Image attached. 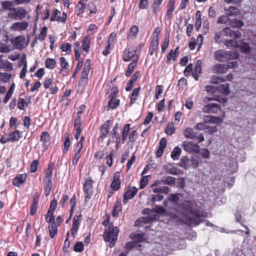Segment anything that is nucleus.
<instances>
[{
	"mask_svg": "<svg viewBox=\"0 0 256 256\" xmlns=\"http://www.w3.org/2000/svg\"><path fill=\"white\" fill-rule=\"evenodd\" d=\"M131 124H127L124 126L122 129V137L120 138L121 142L122 144H124L127 138H128V136L130 132V131L131 130L130 128Z\"/></svg>",
	"mask_w": 256,
	"mask_h": 256,
	"instance_id": "obj_20",
	"label": "nucleus"
},
{
	"mask_svg": "<svg viewBox=\"0 0 256 256\" xmlns=\"http://www.w3.org/2000/svg\"><path fill=\"white\" fill-rule=\"evenodd\" d=\"M44 64L47 68L53 70L56 66V62L54 59L48 58L45 60Z\"/></svg>",
	"mask_w": 256,
	"mask_h": 256,
	"instance_id": "obj_41",
	"label": "nucleus"
},
{
	"mask_svg": "<svg viewBox=\"0 0 256 256\" xmlns=\"http://www.w3.org/2000/svg\"><path fill=\"white\" fill-rule=\"evenodd\" d=\"M181 152L182 150L179 147L176 146L174 148L170 154L172 158L174 160H178L179 158Z\"/></svg>",
	"mask_w": 256,
	"mask_h": 256,
	"instance_id": "obj_44",
	"label": "nucleus"
},
{
	"mask_svg": "<svg viewBox=\"0 0 256 256\" xmlns=\"http://www.w3.org/2000/svg\"><path fill=\"white\" fill-rule=\"evenodd\" d=\"M82 122L81 118H76L74 122V129L76 132L82 131Z\"/></svg>",
	"mask_w": 256,
	"mask_h": 256,
	"instance_id": "obj_57",
	"label": "nucleus"
},
{
	"mask_svg": "<svg viewBox=\"0 0 256 256\" xmlns=\"http://www.w3.org/2000/svg\"><path fill=\"white\" fill-rule=\"evenodd\" d=\"M40 197V193L36 192L34 194V196L33 198V215L37 212L38 208V202Z\"/></svg>",
	"mask_w": 256,
	"mask_h": 256,
	"instance_id": "obj_45",
	"label": "nucleus"
},
{
	"mask_svg": "<svg viewBox=\"0 0 256 256\" xmlns=\"http://www.w3.org/2000/svg\"><path fill=\"white\" fill-rule=\"evenodd\" d=\"M163 0H154L152 7V8L153 14L155 16L158 15V12L160 10V6Z\"/></svg>",
	"mask_w": 256,
	"mask_h": 256,
	"instance_id": "obj_34",
	"label": "nucleus"
},
{
	"mask_svg": "<svg viewBox=\"0 0 256 256\" xmlns=\"http://www.w3.org/2000/svg\"><path fill=\"white\" fill-rule=\"evenodd\" d=\"M230 84L226 83L222 84L218 86V90L223 94L228 96L230 94Z\"/></svg>",
	"mask_w": 256,
	"mask_h": 256,
	"instance_id": "obj_42",
	"label": "nucleus"
},
{
	"mask_svg": "<svg viewBox=\"0 0 256 256\" xmlns=\"http://www.w3.org/2000/svg\"><path fill=\"white\" fill-rule=\"evenodd\" d=\"M138 189L134 186H128L125 190L123 195V203L126 204L128 202V201L133 198L136 193Z\"/></svg>",
	"mask_w": 256,
	"mask_h": 256,
	"instance_id": "obj_8",
	"label": "nucleus"
},
{
	"mask_svg": "<svg viewBox=\"0 0 256 256\" xmlns=\"http://www.w3.org/2000/svg\"><path fill=\"white\" fill-rule=\"evenodd\" d=\"M240 50L244 54H248L250 52V48L248 43L243 42L240 46Z\"/></svg>",
	"mask_w": 256,
	"mask_h": 256,
	"instance_id": "obj_64",
	"label": "nucleus"
},
{
	"mask_svg": "<svg viewBox=\"0 0 256 256\" xmlns=\"http://www.w3.org/2000/svg\"><path fill=\"white\" fill-rule=\"evenodd\" d=\"M175 0H169L168 3L166 14V19L168 20H170L172 18L173 13L175 9Z\"/></svg>",
	"mask_w": 256,
	"mask_h": 256,
	"instance_id": "obj_15",
	"label": "nucleus"
},
{
	"mask_svg": "<svg viewBox=\"0 0 256 256\" xmlns=\"http://www.w3.org/2000/svg\"><path fill=\"white\" fill-rule=\"evenodd\" d=\"M202 62L201 60H198L194 67V71L192 72V76L196 80H198L199 75L201 74L202 72Z\"/></svg>",
	"mask_w": 256,
	"mask_h": 256,
	"instance_id": "obj_24",
	"label": "nucleus"
},
{
	"mask_svg": "<svg viewBox=\"0 0 256 256\" xmlns=\"http://www.w3.org/2000/svg\"><path fill=\"white\" fill-rule=\"evenodd\" d=\"M86 1L80 0L78 2V4L76 5V11L78 12V15L79 16H82V15L84 13L86 9V4L84 2Z\"/></svg>",
	"mask_w": 256,
	"mask_h": 256,
	"instance_id": "obj_33",
	"label": "nucleus"
},
{
	"mask_svg": "<svg viewBox=\"0 0 256 256\" xmlns=\"http://www.w3.org/2000/svg\"><path fill=\"white\" fill-rule=\"evenodd\" d=\"M122 210V206L121 204V200L120 199H117L116 202L114 204V206L112 208V216L117 218L120 216V214Z\"/></svg>",
	"mask_w": 256,
	"mask_h": 256,
	"instance_id": "obj_17",
	"label": "nucleus"
},
{
	"mask_svg": "<svg viewBox=\"0 0 256 256\" xmlns=\"http://www.w3.org/2000/svg\"><path fill=\"white\" fill-rule=\"evenodd\" d=\"M82 220V216L80 212L79 214H76L74 216L72 220V224L71 228V234L72 237L74 238L78 234V230Z\"/></svg>",
	"mask_w": 256,
	"mask_h": 256,
	"instance_id": "obj_9",
	"label": "nucleus"
},
{
	"mask_svg": "<svg viewBox=\"0 0 256 256\" xmlns=\"http://www.w3.org/2000/svg\"><path fill=\"white\" fill-rule=\"evenodd\" d=\"M114 153V150H112L110 153L106 157V164L110 167H111L112 165Z\"/></svg>",
	"mask_w": 256,
	"mask_h": 256,
	"instance_id": "obj_60",
	"label": "nucleus"
},
{
	"mask_svg": "<svg viewBox=\"0 0 256 256\" xmlns=\"http://www.w3.org/2000/svg\"><path fill=\"white\" fill-rule=\"evenodd\" d=\"M84 136H82L80 140L74 145V154H81L80 152L83 148V144L84 142Z\"/></svg>",
	"mask_w": 256,
	"mask_h": 256,
	"instance_id": "obj_35",
	"label": "nucleus"
},
{
	"mask_svg": "<svg viewBox=\"0 0 256 256\" xmlns=\"http://www.w3.org/2000/svg\"><path fill=\"white\" fill-rule=\"evenodd\" d=\"M178 56L173 52V50H171L166 55V63L169 65L171 64V61L176 60Z\"/></svg>",
	"mask_w": 256,
	"mask_h": 256,
	"instance_id": "obj_47",
	"label": "nucleus"
},
{
	"mask_svg": "<svg viewBox=\"0 0 256 256\" xmlns=\"http://www.w3.org/2000/svg\"><path fill=\"white\" fill-rule=\"evenodd\" d=\"M159 40H154L151 38L150 48H149V54L152 56L154 53L156 52L158 48Z\"/></svg>",
	"mask_w": 256,
	"mask_h": 256,
	"instance_id": "obj_25",
	"label": "nucleus"
},
{
	"mask_svg": "<svg viewBox=\"0 0 256 256\" xmlns=\"http://www.w3.org/2000/svg\"><path fill=\"white\" fill-rule=\"evenodd\" d=\"M120 230L117 226H114L112 223L106 228L102 234L104 240L108 242V246L112 248L116 242Z\"/></svg>",
	"mask_w": 256,
	"mask_h": 256,
	"instance_id": "obj_2",
	"label": "nucleus"
},
{
	"mask_svg": "<svg viewBox=\"0 0 256 256\" xmlns=\"http://www.w3.org/2000/svg\"><path fill=\"white\" fill-rule=\"evenodd\" d=\"M67 20V14L63 12L61 16V12L56 8H54L50 17V22H57L65 24Z\"/></svg>",
	"mask_w": 256,
	"mask_h": 256,
	"instance_id": "obj_7",
	"label": "nucleus"
},
{
	"mask_svg": "<svg viewBox=\"0 0 256 256\" xmlns=\"http://www.w3.org/2000/svg\"><path fill=\"white\" fill-rule=\"evenodd\" d=\"M153 192L155 193H162L168 194L170 192V188L166 186L158 187L153 189Z\"/></svg>",
	"mask_w": 256,
	"mask_h": 256,
	"instance_id": "obj_50",
	"label": "nucleus"
},
{
	"mask_svg": "<svg viewBox=\"0 0 256 256\" xmlns=\"http://www.w3.org/2000/svg\"><path fill=\"white\" fill-rule=\"evenodd\" d=\"M26 178V174H18L13 180V184L15 186H20L22 185L25 182Z\"/></svg>",
	"mask_w": 256,
	"mask_h": 256,
	"instance_id": "obj_26",
	"label": "nucleus"
},
{
	"mask_svg": "<svg viewBox=\"0 0 256 256\" xmlns=\"http://www.w3.org/2000/svg\"><path fill=\"white\" fill-rule=\"evenodd\" d=\"M60 63L61 67L60 73L62 74L66 72V70L69 68L70 65L66 58L64 57H60Z\"/></svg>",
	"mask_w": 256,
	"mask_h": 256,
	"instance_id": "obj_39",
	"label": "nucleus"
},
{
	"mask_svg": "<svg viewBox=\"0 0 256 256\" xmlns=\"http://www.w3.org/2000/svg\"><path fill=\"white\" fill-rule=\"evenodd\" d=\"M184 134L186 138L194 140L196 137V132L190 128H187L184 130Z\"/></svg>",
	"mask_w": 256,
	"mask_h": 256,
	"instance_id": "obj_36",
	"label": "nucleus"
},
{
	"mask_svg": "<svg viewBox=\"0 0 256 256\" xmlns=\"http://www.w3.org/2000/svg\"><path fill=\"white\" fill-rule=\"evenodd\" d=\"M25 41V38L22 36H16L10 40V42L12 44L13 46L20 50L24 48Z\"/></svg>",
	"mask_w": 256,
	"mask_h": 256,
	"instance_id": "obj_14",
	"label": "nucleus"
},
{
	"mask_svg": "<svg viewBox=\"0 0 256 256\" xmlns=\"http://www.w3.org/2000/svg\"><path fill=\"white\" fill-rule=\"evenodd\" d=\"M228 24L232 26V28H240L243 25V22L240 20L234 19L230 20Z\"/></svg>",
	"mask_w": 256,
	"mask_h": 256,
	"instance_id": "obj_49",
	"label": "nucleus"
},
{
	"mask_svg": "<svg viewBox=\"0 0 256 256\" xmlns=\"http://www.w3.org/2000/svg\"><path fill=\"white\" fill-rule=\"evenodd\" d=\"M72 45L70 43H64L60 47L62 52H66V54H70L71 52Z\"/></svg>",
	"mask_w": 256,
	"mask_h": 256,
	"instance_id": "obj_61",
	"label": "nucleus"
},
{
	"mask_svg": "<svg viewBox=\"0 0 256 256\" xmlns=\"http://www.w3.org/2000/svg\"><path fill=\"white\" fill-rule=\"evenodd\" d=\"M175 128L172 124H168L165 128L164 132L168 135H172L175 132Z\"/></svg>",
	"mask_w": 256,
	"mask_h": 256,
	"instance_id": "obj_63",
	"label": "nucleus"
},
{
	"mask_svg": "<svg viewBox=\"0 0 256 256\" xmlns=\"http://www.w3.org/2000/svg\"><path fill=\"white\" fill-rule=\"evenodd\" d=\"M94 181L90 177L86 179L83 186V190L86 194L85 202H88L91 198L93 194V184Z\"/></svg>",
	"mask_w": 256,
	"mask_h": 256,
	"instance_id": "obj_5",
	"label": "nucleus"
},
{
	"mask_svg": "<svg viewBox=\"0 0 256 256\" xmlns=\"http://www.w3.org/2000/svg\"><path fill=\"white\" fill-rule=\"evenodd\" d=\"M28 26V22H16L10 26V29L15 31H21L26 30Z\"/></svg>",
	"mask_w": 256,
	"mask_h": 256,
	"instance_id": "obj_23",
	"label": "nucleus"
},
{
	"mask_svg": "<svg viewBox=\"0 0 256 256\" xmlns=\"http://www.w3.org/2000/svg\"><path fill=\"white\" fill-rule=\"evenodd\" d=\"M120 102V100L116 98H109V100L106 105L107 110H108L110 109H116L119 106Z\"/></svg>",
	"mask_w": 256,
	"mask_h": 256,
	"instance_id": "obj_30",
	"label": "nucleus"
},
{
	"mask_svg": "<svg viewBox=\"0 0 256 256\" xmlns=\"http://www.w3.org/2000/svg\"><path fill=\"white\" fill-rule=\"evenodd\" d=\"M202 111L206 113L217 114L222 111L220 105L216 103H209L202 108Z\"/></svg>",
	"mask_w": 256,
	"mask_h": 256,
	"instance_id": "obj_12",
	"label": "nucleus"
},
{
	"mask_svg": "<svg viewBox=\"0 0 256 256\" xmlns=\"http://www.w3.org/2000/svg\"><path fill=\"white\" fill-rule=\"evenodd\" d=\"M20 136L19 131L16 130L12 133H11L9 136V139L10 142H16L19 140Z\"/></svg>",
	"mask_w": 256,
	"mask_h": 256,
	"instance_id": "obj_56",
	"label": "nucleus"
},
{
	"mask_svg": "<svg viewBox=\"0 0 256 256\" xmlns=\"http://www.w3.org/2000/svg\"><path fill=\"white\" fill-rule=\"evenodd\" d=\"M121 186L120 172H116L114 174L113 179L110 184V188L112 190H118Z\"/></svg>",
	"mask_w": 256,
	"mask_h": 256,
	"instance_id": "obj_13",
	"label": "nucleus"
},
{
	"mask_svg": "<svg viewBox=\"0 0 256 256\" xmlns=\"http://www.w3.org/2000/svg\"><path fill=\"white\" fill-rule=\"evenodd\" d=\"M138 138V132L136 130H134L131 132L130 131L128 136V144H130L132 146L134 145V143L136 141V139Z\"/></svg>",
	"mask_w": 256,
	"mask_h": 256,
	"instance_id": "obj_40",
	"label": "nucleus"
},
{
	"mask_svg": "<svg viewBox=\"0 0 256 256\" xmlns=\"http://www.w3.org/2000/svg\"><path fill=\"white\" fill-rule=\"evenodd\" d=\"M180 207L184 211L181 215L186 218L184 224L188 226L194 224L197 226L202 222L200 210L194 209L193 204L190 200H186L180 204Z\"/></svg>",
	"mask_w": 256,
	"mask_h": 256,
	"instance_id": "obj_1",
	"label": "nucleus"
},
{
	"mask_svg": "<svg viewBox=\"0 0 256 256\" xmlns=\"http://www.w3.org/2000/svg\"><path fill=\"white\" fill-rule=\"evenodd\" d=\"M226 11L228 16H237L240 14L238 9L234 6H230L228 10H226Z\"/></svg>",
	"mask_w": 256,
	"mask_h": 256,
	"instance_id": "obj_53",
	"label": "nucleus"
},
{
	"mask_svg": "<svg viewBox=\"0 0 256 256\" xmlns=\"http://www.w3.org/2000/svg\"><path fill=\"white\" fill-rule=\"evenodd\" d=\"M226 51L218 50L214 52V59L220 62H226Z\"/></svg>",
	"mask_w": 256,
	"mask_h": 256,
	"instance_id": "obj_22",
	"label": "nucleus"
},
{
	"mask_svg": "<svg viewBox=\"0 0 256 256\" xmlns=\"http://www.w3.org/2000/svg\"><path fill=\"white\" fill-rule=\"evenodd\" d=\"M48 226L50 236L52 238H54L58 232V226L56 225L55 222H48Z\"/></svg>",
	"mask_w": 256,
	"mask_h": 256,
	"instance_id": "obj_38",
	"label": "nucleus"
},
{
	"mask_svg": "<svg viewBox=\"0 0 256 256\" xmlns=\"http://www.w3.org/2000/svg\"><path fill=\"white\" fill-rule=\"evenodd\" d=\"M110 120H108L104 123L100 128V136L98 138V142L102 143L107 137L110 132Z\"/></svg>",
	"mask_w": 256,
	"mask_h": 256,
	"instance_id": "obj_11",
	"label": "nucleus"
},
{
	"mask_svg": "<svg viewBox=\"0 0 256 256\" xmlns=\"http://www.w3.org/2000/svg\"><path fill=\"white\" fill-rule=\"evenodd\" d=\"M139 56L136 54V50L127 47L122 52V60L125 62L138 60Z\"/></svg>",
	"mask_w": 256,
	"mask_h": 256,
	"instance_id": "obj_4",
	"label": "nucleus"
},
{
	"mask_svg": "<svg viewBox=\"0 0 256 256\" xmlns=\"http://www.w3.org/2000/svg\"><path fill=\"white\" fill-rule=\"evenodd\" d=\"M221 36H230L234 38H238L241 36V33L238 30L234 31L228 27L224 28L222 32L215 33L214 39L216 42L219 44L222 42Z\"/></svg>",
	"mask_w": 256,
	"mask_h": 256,
	"instance_id": "obj_3",
	"label": "nucleus"
},
{
	"mask_svg": "<svg viewBox=\"0 0 256 256\" xmlns=\"http://www.w3.org/2000/svg\"><path fill=\"white\" fill-rule=\"evenodd\" d=\"M43 181L45 184L46 196H48L50 195L52 188V178H44Z\"/></svg>",
	"mask_w": 256,
	"mask_h": 256,
	"instance_id": "obj_31",
	"label": "nucleus"
},
{
	"mask_svg": "<svg viewBox=\"0 0 256 256\" xmlns=\"http://www.w3.org/2000/svg\"><path fill=\"white\" fill-rule=\"evenodd\" d=\"M140 86H138L137 88L134 89L130 96V106H132L134 103L136 102L139 96L140 92Z\"/></svg>",
	"mask_w": 256,
	"mask_h": 256,
	"instance_id": "obj_32",
	"label": "nucleus"
},
{
	"mask_svg": "<svg viewBox=\"0 0 256 256\" xmlns=\"http://www.w3.org/2000/svg\"><path fill=\"white\" fill-rule=\"evenodd\" d=\"M181 146L186 152L190 154H198L200 151L198 144L192 142L184 141Z\"/></svg>",
	"mask_w": 256,
	"mask_h": 256,
	"instance_id": "obj_6",
	"label": "nucleus"
},
{
	"mask_svg": "<svg viewBox=\"0 0 256 256\" xmlns=\"http://www.w3.org/2000/svg\"><path fill=\"white\" fill-rule=\"evenodd\" d=\"M226 81L222 76H213L210 79V83L212 84H218Z\"/></svg>",
	"mask_w": 256,
	"mask_h": 256,
	"instance_id": "obj_58",
	"label": "nucleus"
},
{
	"mask_svg": "<svg viewBox=\"0 0 256 256\" xmlns=\"http://www.w3.org/2000/svg\"><path fill=\"white\" fill-rule=\"evenodd\" d=\"M204 123H221L222 120L218 116H205L204 117Z\"/></svg>",
	"mask_w": 256,
	"mask_h": 256,
	"instance_id": "obj_27",
	"label": "nucleus"
},
{
	"mask_svg": "<svg viewBox=\"0 0 256 256\" xmlns=\"http://www.w3.org/2000/svg\"><path fill=\"white\" fill-rule=\"evenodd\" d=\"M98 27L95 24H90L88 28L87 32L90 34H94L98 32Z\"/></svg>",
	"mask_w": 256,
	"mask_h": 256,
	"instance_id": "obj_62",
	"label": "nucleus"
},
{
	"mask_svg": "<svg viewBox=\"0 0 256 256\" xmlns=\"http://www.w3.org/2000/svg\"><path fill=\"white\" fill-rule=\"evenodd\" d=\"M54 166V164L52 163H50L48 165V167L46 170L45 176L44 178H52Z\"/></svg>",
	"mask_w": 256,
	"mask_h": 256,
	"instance_id": "obj_46",
	"label": "nucleus"
},
{
	"mask_svg": "<svg viewBox=\"0 0 256 256\" xmlns=\"http://www.w3.org/2000/svg\"><path fill=\"white\" fill-rule=\"evenodd\" d=\"M47 30L48 28L46 26H42L40 30V33L35 36L34 42H36L37 40L43 41L46 36ZM34 42H33V46H34Z\"/></svg>",
	"mask_w": 256,
	"mask_h": 256,
	"instance_id": "obj_28",
	"label": "nucleus"
},
{
	"mask_svg": "<svg viewBox=\"0 0 256 256\" xmlns=\"http://www.w3.org/2000/svg\"><path fill=\"white\" fill-rule=\"evenodd\" d=\"M54 211L48 210L46 216V220L47 222H54L55 216H54Z\"/></svg>",
	"mask_w": 256,
	"mask_h": 256,
	"instance_id": "obj_54",
	"label": "nucleus"
},
{
	"mask_svg": "<svg viewBox=\"0 0 256 256\" xmlns=\"http://www.w3.org/2000/svg\"><path fill=\"white\" fill-rule=\"evenodd\" d=\"M208 101L212 100H216V101H218L222 104H224V103L226 102L228 100L227 98H222L220 96H214V97H211V98H208Z\"/></svg>",
	"mask_w": 256,
	"mask_h": 256,
	"instance_id": "obj_59",
	"label": "nucleus"
},
{
	"mask_svg": "<svg viewBox=\"0 0 256 256\" xmlns=\"http://www.w3.org/2000/svg\"><path fill=\"white\" fill-rule=\"evenodd\" d=\"M166 144L167 140L165 138H162L160 140L158 148L156 152V158H160L162 156L164 150L166 148Z\"/></svg>",
	"mask_w": 256,
	"mask_h": 256,
	"instance_id": "obj_16",
	"label": "nucleus"
},
{
	"mask_svg": "<svg viewBox=\"0 0 256 256\" xmlns=\"http://www.w3.org/2000/svg\"><path fill=\"white\" fill-rule=\"evenodd\" d=\"M66 134L67 135V136L66 138V140L64 142V148L63 149V152H66L69 148L70 145V134L68 132H66Z\"/></svg>",
	"mask_w": 256,
	"mask_h": 256,
	"instance_id": "obj_55",
	"label": "nucleus"
},
{
	"mask_svg": "<svg viewBox=\"0 0 256 256\" xmlns=\"http://www.w3.org/2000/svg\"><path fill=\"white\" fill-rule=\"evenodd\" d=\"M26 14V12L22 8H14L11 12H9L8 15L9 18L14 20L24 19Z\"/></svg>",
	"mask_w": 256,
	"mask_h": 256,
	"instance_id": "obj_10",
	"label": "nucleus"
},
{
	"mask_svg": "<svg viewBox=\"0 0 256 256\" xmlns=\"http://www.w3.org/2000/svg\"><path fill=\"white\" fill-rule=\"evenodd\" d=\"M202 21L200 18V12L198 10L196 13V23L195 28L196 30H198L201 26Z\"/></svg>",
	"mask_w": 256,
	"mask_h": 256,
	"instance_id": "obj_52",
	"label": "nucleus"
},
{
	"mask_svg": "<svg viewBox=\"0 0 256 256\" xmlns=\"http://www.w3.org/2000/svg\"><path fill=\"white\" fill-rule=\"evenodd\" d=\"M82 49L86 53L90 51V36H86L82 40Z\"/></svg>",
	"mask_w": 256,
	"mask_h": 256,
	"instance_id": "obj_29",
	"label": "nucleus"
},
{
	"mask_svg": "<svg viewBox=\"0 0 256 256\" xmlns=\"http://www.w3.org/2000/svg\"><path fill=\"white\" fill-rule=\"evenodd\" d=\"M228 69V65L216 64L213 66L212 70L216 74H223L226 73Z\"/></svg>",
	"mask_w": 256,
	"mask_h": 256,
	"instance_id": "obj_19",
	"label": "nucleus"
},
{
	"mask_svg": "<svg viewBox=\"0 0 256 256\" xmlns=\"http://www.w3.org/2000/svg\"><path fill=\"white\" fill-rule=\"evenodd\" d=\"M40 142H42L44 150H46L50 145V136L47 132H44L41 134Z\"/></svg>",
	"mask_w": 256,
	"mask_h": 256,
	"instance_id": "obj_18",
	"label": "nucleus"
},
{
	"mask_svg": "<svg viewBox=\"0 0 256 256\" xmlns=\"http://www.w3.org/2000/svg\"><path fill=\"white\" fill-rule=\"evenodd\" d=\"M88 74L82 72L80 78L78 82V85L84 86L87 84L88 82Z\"/></svg>",
	"mask_w": 256,
	"mask_h": 256,
	"instance_id": "obj_51",
	"label": "nucleus"
},
{
	"mask_svg": "<svg viewBox=\"0 0 256 256\" xmlns=\"http://www.w3.org/2000/svg\"><path fill=\"white\" fill-rule=\"evenodd\" d=\"M138 60H132L128 64L127 70L126 72L125 76L126 77L128 78L131 75L132 73L134 72L136 66H137Z\"/></svg>",
	"mask_w": 256,
	"mask_h": 256,
	"instance_id": "obj_37",
	"label": "nucleus"
},
{
	"mask_svg": "<svg viewBox=\"0 0 256 256\" xmlns=\"http://www.w3.org/2000/svg\"><path fill=\"white\" fill-rule=\"evenodd\" d=\"M3 10H8L11 12L14 8L12 2L6 0L1 2Z\"/></svg>",
	"mask_w": 256,
	"mask_h": 256,
	"instance_id": "obj_43",
	"label": "nucleus"
},
{
	"mask_svg": "<svg viewBox=\"0 0 256 256\" xmlns=\"http://www.w3.org/2000/svg\"><path fill=\"white\" fill-rule=\"evenodd\" d=\"M226 61L231 60L237 59L239 57V54L236 52L229 51L226 52Z\"/></svg>",
	"mask_w": 256,
	"mask_h": 256,
	"instance_id": "obj_48",
	"label": "nucleus"
},
{
	"mask_svg": "<svg viewBox=\"0 0 256 256\" xmlns=\"http://www.w3.org/2000/svg\"><path fill=\"white\" fill-rule=\"evenodd\" d=\"M164 169L166 173L173 175H178L182 173L181 170L173 166V165L170 164H168L164 166Z\"/></svg>",
	"mask_w": 256,
	"mask_h": 256,
	"instance_id": "obj_21",
	"label": "nucleus"
}]
</instances>
